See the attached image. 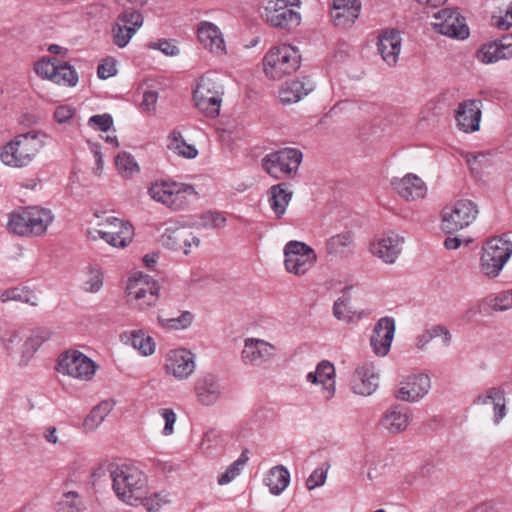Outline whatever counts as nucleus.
Here are the masks:
<instances>
[{
	"label": "nucleus",
	"mask_w": 512,
	"mask_h": 512,
	"mask_svg": "<svg viewBox=\"0 0 512 512\" xmlns=\"http://www.w3.org/2000/svg\"><path fill=\"white\" fill-rule=\"evenodd\" d=\"M49 135L38 129L19 133L0 148V162L9 168L30 166L47 146Z\"/></svg>",
	"instance_id": "f257e3e1"
},
{
	"label": "nucleus",
	"mask_w": 512,
	"mask_h": 512,
	"mask_svg": "<svg viewBox=\"0 0 512 512\" xmlns=\"http://www.w3.org/2000/svg\"><path fill=\"white\" fill-rule=\"evenodd\" d=\"M109 476L116 497L129 506H139L148 493L146 474L131 463L109 464Z\"/></svg>",
	"instance_id": "f03ea898"
},
{
	"label": "nucleus",
	"mask_w": 512,
	"mask_h": 512,
	"mask_svg": "<svg viewBox=\"0 0 512 512\" xmlns=\"http://www.w3.org/2000/svg\"><path fill=\"white\" fill-rule=\"evenodd\" d=\"M300 49L290 43H278L267 49L261 59V71L268 81L279 82L295 74L301 67Z\"/></svg>",
	"instance_id": "7ed1b4c3"
},
{
	"label": "nucleus",
	"mask_w": 512,
	"mask_h": 512,
	"mask_svg": "<svg viewBox=\"0 0 512 512\" xmlns=\"http://www.w3.org/2000/svg\"><path fill=\"white\" fill-rule=\"evenodd\" d=\"M147 192L151 199L176 212L188 210L200 199L195 186L172 180H156L150 183Z\"/></svg>",
	"instance_id": "20e7f679"
},
{
	"label": "nucleus",
	"mask_w": 512,
	"mask_h": 512,
	"mask_svg": "<svg viewBox=\"0 0 512 512\" xmlns=\"http://www.w3.org/2000/svg\"><path fill=\"white\" fill-rule=\"evenodd\" d=\"M54 219L55 216L50 209L29 206L8 215L7 228L19 236H42Z\"/></svg>",
	"instance_id": "39448f33"
},
{
	"label": "nucleus",
	"mask_w": 512,
	"mask_h": 512,
	"mask_svg": "<svg viewBox=\"0 0 512 512\" xmlns=\"http://www.w3.org/2000/svg\"><path fill=\"white\" fill-rule=\"evenodd\" d=\"M225 87L221 76L215 71L201 75L193 90L196 108L208 117L219 115L223 103Z\"/></svg>",
	"instance_id": "423d86ee"
},
{
	"label": "nucleus",
	"mask_w": 512,
	"mask_h": 512,
	"mask_svg": "<svg viewBox=\"0 0 512 512\" xmlns=\"http://www.w3.org/2000/svg\"><path fill=\"white\" fill-rule=\"evenodd\" d=\"M512 257V242L504 237L497 236L483 243L479 252V272L489 280L500 276Z\"/></svg>",
	"instance_id": "0eeeda50"
},
{
	"label": "nucleus",
	"mask_w": 512,
	"mask_h": 512,
	"mask_svg": "<svg viewBox=\"0 0 512 512\" xmlns=\"http://www.w3.org/2000/svg\"><path fill=\"white\" fill-rule=\"evenodd\" d=\"M56 370L64 377L87 383L94 380L99 365L80 350L68 349L58 356Z\"/></svg>",
	"instance_id": "6e6552de"
},
{
	"label": "nucleus",
	"mask_w": 512,
	"mask_h": 512,
	"mask_svg": "<svg viewBox=\"0 0 512 512\" xmlns=\"http://www.w3.org/2000/svg\"><path fill=\"white\" fill-rule=\"evenodd\" d=\"M159 285L150 275L133 273L127 280L126 299L137 310L146 311L156 306L159 300Z\"/></svg>",
	"instance_id": "1a4fd4ad"
},
{
	"label": "nucleus",
	"mask_w": 512,
	"mask_h": 512,
	"mask_svg": "<svg viewBox=\"0 0 512 512\" xmlns=\"http://www.w3.org/2000/svg\"><path fill=\"white\" fill-rule=\"evenodd\" d=\"M100 229H89L87 234L90 239H102L113 248L124 249L131 244L134 238V227L124 219L108 216L103 221L95 223Z\"/></svg>",
	"instance_id": "9d476101"
},
{
	"label": "nucleus",
	"mask_w": 512,
	"mask_h": 512,
	"mask_svg": "<svg viewBox=\"0 0 512 512\" xmlns=\"http://www.w3.org/2000/svg\"><path fill=\"white\" fill-rule=\"evenodd\" d=\"M479 215L478 205L469 199H459L446 205L441 212V230L453 234L471 226Z\"/></svg>",
	"instance_id": "9b49d317"
},
{
	"label": "nucleus",
	"mask_w": 512,
	"mask_h": 512,
	"mask_svg": "<svg viewBox=\"0 0 512 512\" xmlns=\"http://www.w3.org/2000/svg\"><path fill=\"white\" fill-rule=\"evenodd\" d=\"M284 269L288 274L303 277L310 273L317 261L316 251L307 243L291 240L283 247Z\"/></svg>",
	"instance_id": "f8f14e48"
},
{
	"label": "nucleus",
	"mask_w": 512,
	"mask_h": 512,
	"mask_svg": "<svg viewBox=\"0 0 512 512\" xmlns=\"http://www.w3.org/2000/svg\"><path fill=\"white\" fill-rule=\"evenodd\" d=\"M300 6L301 0H266L261 16L272 27L290 29L301 22L300 13L290 8Z\"/></svg>",
	"instance_id": "ddd939ff"
},
{
	"label": "nucleus",
	"mask_w": 512,
	"mask_h": 512,
	"mask_svg": "<svg viewBox=\"0 0 512 512\" xmlns=\"http://www.w3.org/2000/svg\"><path fill=\"white\" fill-rule=\"evenodd\" d=\"M431 27L434 32L451 39L465 40L470 36L466 18L457 8H444L434 13Z\"/></svg>",
	"instance_id": "4468645a"
},
{
	"label": "nucleus",
	"mask_w": 512,
	"mask_h": 512,
	"mask_svg": "<svg viewBox=\"0 0 512 512\" xmlns=\"http://www.w3.org/2000/svg\"><path fill=\"white\" fill-rule=\"evenodd\" d=\"M302 158L300 150L284 148L267 154L262 159V167L273 178L282 179L297 172Z\"/></svg>",
	"instance_id": "2eb2a0df"
},
{
	"label": "nucleus",
	"mask_w": 512,
	"mask_h": 512,
	"mask_svg": "<svg viewBox=\"0 0 512 512\" xmlns=\"http://www.w3.org/2000/svg\"><path fill=\"white\" fill-rule=\"evenodd\" d=\"M336 368L329 360H321L315 369L306 374V383L317 388L316 394L319 400L328 403L336 395Z\"/></svg>",
	"instance_id": "dca6fc26"
},
{
	"label": "nucleus",
	"mask_w": 512,
	"mask_h": 512,
	"mask_svg": "<svg viewBox=\"0 0 512 512\" xmlns=\"http://www.w3.org/2000/svg\"><path fill=\"white\" fill-rule=\"evenodd\" d=\"M196 370V355L189 349L177 347L169 349L163 362L164 373L177 380H188Z\"/></svg>",
	"instance_id": "f3484780"
},
{
	"label": "nucleus",
	"mask_w": 512,
	"mask_h": 512,
	"mask_svg": "<svg viewBox=\"0 0 512 512\" xmlns=\"http://www.w3.org/2000/svg\"><path fill=\"white\" fill-rule=\"evenodd\" d=\"M276 344L258 337H247L243 340L240 353L241 363L248 368H259L276 358Z\"/></svg>",
	"instance_id": "a211bd4d"
},
{
	"label": "nucleus",
	"mask_w": 512,
	"mask_h": 512,
	"mask_svg": "<svg viewBox=\"0 0 512 512\" xmlns=\"http://www.w3.org/2000/svg\"><path fill=\"white\" fill-rule=\"evenodd\" d=\"M144 22L140 12L126 10L118 15L112 25L111 37L115 46L125 48Z\"/></svg>",
	"instance_id": "6ab92c4d"
},
{
	"label": "nucleus",
	"mask_w": 512,
	"mask_h": 512,
	"mask_svg": "<svg viewBox=\"0 0 512 512\" xmlns=\"http://www.w3.org/2000/svg\"><path fill=\"white\" fill-rule=\"evenodd\" d=\"M197 40L201 47L215 57H223L228 54L225 35L215 23L202 20L196 27Z\"/></svg>",
	"instance_id": "aec40b11"
},
{
	"label": "nucleus",
	"mask_w": 512,
	"mask_h": 512,
	"mask_svg": "<svg viewBox=\"0 0 512 512\" xmlns=\"http://www.w3.org/2000/svg\"><path fill=\"white\" fill-rule=\"evenodd\" d=\"M431 389V379L426 373H412L404 376L395 391V397L403 402L417 403Z\"/></svg>",
	"instance_id": "412c9836"
},
{
	"label": "nucleus",
	"mask_w": 512,
	"mask_h": 512,
	"mask_svg": "<svg viewBox=\"0 0 512 512\" xmlns=\"http://www.w3.org/2000/svg\"><path fill=\"white\" fill-rule=\"evenodd\" d=\"M403 244L402 235L395 231H387L371 241L369 250L385 264H394L402 252Z\"/></svg>",
	"instance_id": "4be33fe9"
},
{
	"label": "nucleus",
	"mask_w": 512,
	"mask_h": 512,
	"mask_svg": "<svg viewBox=\"0 0 512 512\" xmlns=\"http://www.w3.org/2000/svg\"><path fill=\"white\" fill-rule=\"evenodd\" d=\"M475 58L484 65L495 64L512 58V34L487 41L476 50Z\"/></svg>",
	"instance_id": "5701e85b"
},
{
	"label": "nucleus",
	"mask_w": 512,
	"mask_h": 512,
	"mask_svg": "<svg viewBox=\"0 0 512 512\" xmlns=\"http://www.w3.org/2000/svg\"><path fill=\"white\" fill-rule=\"evenodd\" d=\"M396 326L392 317H382L374 325L369 343L373 353L385 357L391 350Z\"/></svg>",
	"instance_id": "b1692460"
},
{
	"label": "nucleus",
	"mask_w": 512,
	"mask_h": 512,
	"mask_svg": "<svg viewBox=\"0 0 512 512\" xmlns=\"http://www.w3.org/2000/svg\"><path fill=\"white\" fill-rule=\"evenodd\" d=\"M379 374L373 362H365L355 368L350 379L351 391L359 396H370L378 388Z\"/></svg>",
	"instance_id": "393cba45"
},
{
	"label": "nucleus",
	"mask_w": 512,
	"mask_h": 512,
	"mask_svg": "<svg viewBox=\"0 0 512 512\" xmlns=\"http://www.w3.org/2000/svg\"><path fill=\"white\" fill-rule=\"evenodd\" d=\"M481 103L477 100H465L455 109L456 127L463 133H474L480 130Z\"/></svg>",
	"instance_id": "a878e982"
},
{
	"label": "nucleus",
	"mask_w": 512,
	"mask_h": 512,
	"mask_svg": "<svg viewBox=\"0 0 512 512\" xmlns=\"http://www.w3.org/2000/svg\"><path fill=\"white\" fill-rule=\"evenodd\" d=\"M391 185L395 192L405 201H418L426 198L428 186L425 181L414 173L393 178Z\"/></svg>",
	"instance_id": "bb28decb"
},
{
	"label": "nucleus",
	"mask_w": 512,
	"mask_h": 512,
	"mask_svg": "<svg viewBox=\"0 0 512 512\" xmlns=\"http://www.w3.org/2000/svg\"><path fill=\"white\" fill-rule=\"evenodd\" d=\"M412 419L413 415L408 408L396 404L383 412L379 424L387 433L398 435L408 429Z\"/></svg>",
	"instance_id": "cd10ccee"
},
{
	"label": "nucleus",
	"mask_w": 512,
	"mask_h": 512,
	"mask_svg": "<svg viewBox=\"0 0 512 512\" xmlns=\"http://www.w3.org/2000/svg\"><path fill=\"white\" fill-rule=\"evenodd\" d=\"M378 53L382 60L390 67L396 66L402 50V38L399 31L386 29L378 36Z\"/></svg>",
	"instance_id": "c85d7f7f"
},
{
	"label": "nucleus",
	"mask_w": 512,
	"mask_h": 512,
	"mask_svg": "<svg viewBox=\"0 0 512 512\" xmlns=\"http://www.w3.org/2000/svg\"><path fill=\"white\" fill-rule=\"evenodd\" d=\"M361 0H333L331 20L336 27L349 28L361 14Z\"/></svg>",
	"instance_id": "c756f323"
},
{
	"label": "nucleus",
	"mask_w": 512,
	"mask_h": 512,
	"mask_svg": "<svg viewBox=\"0 0 512 512\" xmlns=\"http://www.w3.org/2000/svg\"><path fill=\"white\" fill-rule=\"evenodd\" d=\"M119 338L123 345L133 348L142 357H150L156 352V341L145 329L124 331Z\"/></svg>",
	"instance_id": "7c9ffc66"
},
{
	"label": "nucleus",
	"mask_w": 512,
	"mask_h": 512,
	"mask_svg": "<svg viewBox=\"0 0 512 512\" xmlns=\"http://www.w3.org/2000/svg\"><path fill=\"white\" fill-rule=\"evenodd\" d=\"M314 88L315 85L310 79H296L280 87L278 98L282 104H294L310 94Z\"/></svg>",
	"instance_id": "2f4dec72"
},
{
	"label": "nucleus",
	"mask_w": 512,
	"mask_h": 512,
	"mask_svg": "<svg viewBox=\"0 0 512 512\" xmlns=\"http://www.w3.org/2000/svg\"><path fill=\"white\" fill-rule=\"evenodd\" d=\"M194 392L199 404L210 407L221 399L222 386L214 376L208 375L195 384Z\"/></svg>",
	"instance_id": "473e14b6"
},
{
	"label": "nucleus",
	"mask_w": 512,
	"mask_h": 512,
	"mask_svg": "<svg viewBox=\"0 0 512 512\" xmlns=\"http://www.w3.org/2000/svg\"><path fill=\"white\" fill-rule=\"evenodd\" d=\"M166 148L174 156L184 159H194L198 156V149L194 144L188 143L182 133L172 130L166 136Z\"/></svg>",
	"instance_id": "72a5a7b5"
},
{
	"label": "nucleus",
	"mask_w": 512,
	"mask_h": 512,
	"mask_svg": "<svg viewBox=\"0 0 512 512\" xmlns=\"http://www.w3.org/2000/svg\"><path fill=\"white\" fill-rule=\"evenodd\" d=\"M290 480L289 470L283 465H277L267 471L263 482L272 495L279 496L288 488Z\"/></svg>",
	"instance_id": "f704fd0d"
},
{
	"label": "nucleus",
	"mask_w": 512,
	"mask_h": 512,
	"mask_svg": "<svg viewBox=\"0 0 512 512\" xmlns=\"http://www.w3.org/2000/svg\"><path fill=\"white\" fill-rule=\"evenodd\" d=\"M111 400H103L94 406L82 421L81 428L85 433L95 432L113 410Z\"/></svg>",
	"instance_id": "c9c22d12"
},
{
	"label": "nucleus",
	"mask_w": 512,
	"mask_h": 512,
	"mask_svg": "<svg viewBox=\"0 0 512 512\" xmlns=\"http://www.w3.org/2000/svg\"><path fill=\"white\" fill-rule=\"evenodd\" d=\"M187 228L178 221H168L163 226L160 234V243L167 249L180 252L182 238L185 236Z\"/></svg>",
	"instance_id": "e433bc0d"
},
{
	"label": "nucleus",
	"mask_w": 512,
	"mask_h": 512,
	"mask_svg": "<svg viewBox=\"0 0 512 512\" xmlns=\"http://www.w3.org/2000/svg\"><path fill=\"white\" fill-rule=\"evenodd\" d=\"M476 403L479 405H492L494 409V422L498 424L506 416V399L504 391L493 387L484 394L477 397Z\"/></svg>",
	"instance_id": "4c0bfd02"
},
{
	"label": "nucleus",
	"mask_w": 512,
	"mask_h": 512,
	"mask_svg": "<svg viewBox=\"0 0 512 512\" xmlns=\"http://www.w3.org/2000/svg\"><path fill=\"white\" fill-rule=\"evenodd\" d=\"M51 335V330L46 327L32 330L22 345L21 362L27 363L38 349L51 338Z\"/></svg>",
	"instance_id": "58836bf2"
},
{
	"label": "nucleus",
	"mask_w": 512,
	"mask_h": 512,
	"mask_svg": "<svg viewBox=\"0 0 512 512\" xmlns=\"http://www.w3.org/2000/svg\"><path fill=\"white\" fill-rule=\"evenodd\" d=\"M333 316L344 323L353 324L368 316L365 310H355L350 305L349 299L338 298L333 304Z\"/></svg>",
	"instance_id": "ea45409f"
},
{
	"label": "nucleus",
	"mask_w": 512,
	"mask_h": 512,
	"mask_svg": "<svg viewBox=\"0 0 512 512\" xmlns=\"http://www.w3.org/2000/svg\"><path fill=\"white\" fill-rule=\"evenodd\" d=\"M104 271L96 264L88 265L82 273L81 289L90 294H96L104 286Z\"/></svg>",
	"instance_id": "a19ab883"
},
{
	"label": "nucleus",
	"mask_w": 512,
	"mask_h": 512,
	"mask_svg": "<svg viewBox=\"0 0 512 512\" xmlns=\"http://www.w3.org/2000/svg\"><path fill=\"white\" fill-rule=\"evenodd\" d=\"M291 199L292 192L287 189L284 183L273 185L269 189L270 207L278 218L285 214Z\"/></svg>",
	"instance_id": "79ce46f5"
},
{
	"label": "nucleus",
	"mask_w": 512,
	"mask_h": 512,
	"mask_svg": "<svg viewBox=\"0 0 512 512\" xmlns=\"http://www.w3.org/2000/svg\"><path fill=\"white\" fill-rule=\"evenodd\" d=\"M464 160L474 178L480 179L492 166V156L489 152H467Z\"/></svg>",
	"instance_id": "37998d69"
},
{
	"label": "nucleus",
	"mask_w": 512,
	"mask_h": 512,
	"mask_svg": "<svg viewBox=\"0 0 512 512\" xmlns=\"http://www.w3.org/2000/svg\"><path fill=\"white\" fill-rule=\"evenodd\" d=\"M114 164L121 178L131 179L140 173V165L129 152H119L114 158Z\"/></svg>",
	"instance_id": "c03bdc74"
},
{
	"label": "nucleus",
	"mask_w": 512,
	"mask_h": 512,
	"mask_svg": "<svg viewBox=\"0 0 512 512\" xmlns=\"http://www.w3.org/2000/svg\"><path fill=\"white\" fill-rule=\"evenodd\" d=\"M353 242L351 232L339 233L328 240L327 251L331 255L343 257L351 251Z\"/></svg>",
	"instance_id": "a18cd8bd"
},
{
	"label": "nucleus",
	"mask_w": 512,
	"mask_h": 512,
	"mask_svg": "<svg viewBox=\"0 0 512 512\" xmlns=\"http://www.w3.org/2000/svg\"><path fill=\"white\" fill-rule=\"evenodd\" d=\"M0 299L2 302L19 301L32 306H36L40 302L39 296L34 291L26 287H14L7 289L1 293Z\"/></svg>",
	"instance_id": "49530a36"
},
{
	"label": "nucleus",
	"mask_w": 512,
	"mask_h": 512,
	"mask_svg": "<svg viewBox=\"0 0 512 512\" xmlns=\"http://www.w3.org/2000/svg\"><path fill=\"white\" fill-rule=\"evenodd\" d=\"M193 322V315L184 311L177 317L167 318L162 315L157 316L158 325L168 331H181L189 328Z\"/></svg>",
	"instance_id": "de8ad7c7"
},
{
	"label": "nucleus",
	"mask_w": 512,
	"mask_h": 512,
	"mask_svg": "<svg viewBox=\"0 0 512 512\" xmlns=\"http://www.w3.org/2000/svg\"><path fill=\"white\" fill-rule=\"evenodd\" d=\"M484 304L493 312H504L512 309V289L486 297Z\"/></svg>",
	"instance_id": "09e8293b"
},
{
	"label": "nucleus",
	"mask_w": 512,
	"mask_h": 512,
	"mask_svg": "<svg viewBox=\"0 0 512 512\" xmlns=\"http://www.w3.org/2000/svg\"><path fill=\"white\" fill-rule=\"evenodd\" d=\"M79 81L77 71L67 63H59L52 82L67 87H74Z\"/></svg>",
	"instance_id": "8fccbe9b"
},
{
	"label": "nucleus",
	"mask_w": 512,
	"mask_h": 512,
	"mask_svg": "<svg viewBox=\"0 0 512 512\" xmlns=\"http://www.w3.org/2000/svg\"><path fill=\"white\" fill-rule=\"evenodd\" d=\"M82 504L76 491L63 493L56 504V512H81Z\"/></svg>",
	"instance_id": "3c124183"
},
{
	"label": "nucleus",
	"mask_w": 512,
	"mask_h": 512,
	"mask_svg": "<svg viewBox=\"0 0 512 512\" xmlns=\"http://www.w3.org/2000/svg\"><path fill=\"white\" fill-rule=\"evenodd\" d=\"M247 457L241 455L237 460L230 464L227 469L218 476L217 483L221 486L231 483L236 479L244 469Z\"/></svg>",
	"instance_id": "603ef678"
},
{
	"label": "nucleus",
	"mask_w": 512,
	"mask_h": 512,
	"mask_svg": "<svg viewBox=\"0 0 512 512\" xmlns=\"http://www.w3.org/2000/svg\"><path fill=\"white\" fill-rule=\"evenodd\" d=\"M171 503V498L167 493L146 494L145 499L140 505H143L148 512H158L164 506Z\"/></svg>",
	"instance_id": "864d4df0"
},
{
	"label": "nucleus",
	"mask_w": 512,
	"mask_h": 512,
	"mask_svg": "<svg viewBox=\"0 0 512 512\" xmlns=\"http://www.w3.org/2000/svg\"><path fill=\"white\" fill-rule=\"evenodd\" d=\"M226 217L217 211H207L199 218V226L203 229L222 228L226 224Z\"/></svg>",
	"instance_id": "5fc2aeb1"
},
{
	"label": "nucleus",
	"mask_w": 512,
	"mask_h": 512,
	"mask_svg": "<svg viewBox=\"0 0 512 512\" xmlns=\"http://www.w3.org/2000/svg\"><path fill=\"white\" fill-rule=\"evenodd\" d=\"M146 47L150 50L160 51L167 57H175L180 54L179 47L176 45L175 41L171 39L150 41L146 44Z\"/></svg>",
	"instance_id": "6e6d98bb"
},
{
	"label": "nucleus",
	"mask_w": 512,
	"mask_h": 512,
	"mask_svg": "<svg viewBox=\"0 0 512 512\" xmlns=\"http://www.w3.org/2000/svg\"><path fill=\"white\" fill-rule=\"evenodd\" d=\"M491 25L500 31H507L512 27V2L505 11L499 10L492 14Z\"/></svg>",
	"instance_id": "4d7b16f0"
},
{
	"label": "nucleus",
	"mask_w": 512,
	"mask_h": 512,
	"mask_svg": "<svg viewBox=\"0 0 512 512\" xmlns=\"http://www.w3.org/2000/svg\"><path fill=\"white\" fill-rule=\"evenodd\" d=\"M157 414L164 422V427L161 431V434L165 437L173 435L175 432V424L177 421V415L174 409L163 407L158 409Z\"/></svg>",
	"instance_id": "13d9d810"
},
{
	"label": "nucleus",
	"mask_w": 512,
	"mask_h": 512,
	"mask_svg": "<svg viewBox=\"0 0 512 512\" xmlns=\"http://www.w3.org/2000/svg\"><path fill=\"white\" fill-rule=\"evenodd\" d=\"M329 466L322 465L312 471V473L306 479L305 485L309 491L325 485L327 480Z\"/></svg>",
	"instance_id": "bf43d9fd"
},
{
	"label": "nucleus",
	"mask_w": 512,
	"mask_h": 512,
	"mask_svg": "<svg viewBox=\"0 0 512 512\" xmlns=\"http://www.w3.org/2000/svg\"><path fill=\"white\" fill-rule=\"evenodd\" d=\"M58 65V62L52 61L50 58H42L35 63L34 70L39 77L52 82Z\"/></svg>",
	"instance_id": "052dcab7"
},
{
	"label": "nucleus",
	"mask_w": 512,
	"mask_h": 512,
	"mask_svg": "<svg viewBox=\"0 0 512 512\" xmlns=\"http://www.w3.org/2000/svg\"><path fill=\"white\" fill-rule=\"evenodd\" d=\"M87 124L94 131L107 132L113 127L114 121L110 114L103 113L91 116Z\"/></svg>",
	"instance_id": "680f3d73"
},
{
	"label": "nucleus",
	"mask_w": 512,
	"mask_h": 512,
	"mask_svg": "<svg viewBox=\"0 0 512 512\" xmlns=\"http://www.w3.org/2000/svg\"><path fill=\"white\" fill-rule=\"evenodd\" d=\"M221 443L222 439L220 433L216 430H209L205 432L200 447L204 453L210 454L220 446Z\"/></svg>",
	"instance_id": "e2e57ef3"
},
{
	"label": "nucleus",
	"mask_w": 512,
	"mask_h": 512,
	"mask_svg": "<svg viewBox=\"0 0 512 512\" xmlns=\"http://www.w3.org/2000/svg\"><path fill=\"white\" fill-rule=\"evenodd\" d=\"M2 342L5 346V348L10 353H13V354L20 353L21 354L22 345H23L24 341L19 332H17V331L7 332L3 336Z\"/></svg>",
	"instance_id": "0e129e2a"
},
{
	"label": "nucleus",
	"mask_w": 512,
	"mask_h": 512,
	"mask_svg": "<svg viewBox=\"0 0 512 512\" xmlns=\"http://www.w3.org/2000/svg\"><path fill=\"white\" fill-rule=\"evenodd\" d=\"M90 151H91V153L94 157V161H95V165L92 168V174L95 177L100 178L103 176L104 171H105V162H104V157H103V153L101 150V146L97 143H92L90 145Z\"/></svg>",
	"instance_id": "69168bd1"
},
{
	"label": "nucleus",
	"mask_w": 512,
	"mask_h": 512,
	"mask_svg": "<svg viewBox=\"0 0 512 512\" xmlns=\"http://www.w3.org/2000/svg\"><path fill=\"white\" fill-rule=\"evenodd\" d=\"M76 114V109L71 105L63 104L56 107L54 111V119L59 124L69 123Z\"/></svg>",
	"instance_id": "338daca9"
},
{
	"label": "nucleus",
	"mask_w": 512,
	"mask_h": 512,
	"mask_svg": "<svg viewBox=\"0 0 512 512\" xmlns=\"http://www.w3.org/2000/svg\"><path fill=\"white\" fill-rule=\"evenodd\" d=\"M201 240L200 238L187 229L185 236L182 238L181 252L184 255L191 254L195 249L200 246Z\"/></svg>",
	"instance_id": "774afa93"
}]
</instances>
